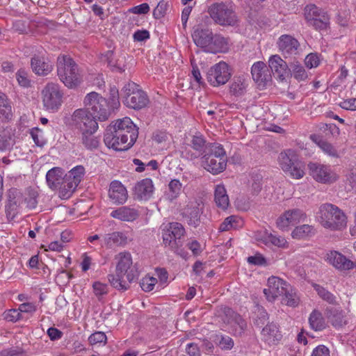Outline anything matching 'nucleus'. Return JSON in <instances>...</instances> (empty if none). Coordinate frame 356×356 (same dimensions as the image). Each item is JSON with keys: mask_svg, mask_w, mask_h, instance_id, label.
<instances>
[{"mask_svg": "<svg viewBox=\"0 0 356 356\" xmlns=\"http://www.w3.org/2000/svg\"><path fill=\"white\" fill-rule=\"evenodd\" d=\"M227 314L231 316L227 323L230 325L232 332L234 335H241L246 329V322L240 315L235 314L230 309L227 310Z\"/></svg>", "mask_w": 356, "mask_h": 356, "instance_id": "473e14b6", "label": "nucleus"}, {"mask_svg": "<svg viewBox=\"0 0 356 356\" xmlns=\"http://www.w3.org/2000/svg\"><path fill=\"white\" fill-rule=\"evenodd\" d=\"M107 337L103 332H95L88 337L90 344L94 346L97 344L104 346L106 343Z\"/></svg>", "mask_w": 356, "mask_h": 356, "instance_id": "6e6d98bb", "label": "nucleus"}, {"mask_svg": "<svg viewBox=\"0 0 356 356\" xmlns=\"http://www.w3.org/2000/svg\"><path fill=\"white\" fill-rule=\"evenodd\" d=\"M289 70L291 76L298 81H305L308 78V74L304 66L298 61L290 63Z\"/></svg>", "mask_w": 356, "mask_h": 356, "instance_id": "37998d69", "label": "nucleus"}, {"mask_svg": "<svg viewBox=\"0 0 356 356\" xmlns=\"http://www.w3.org/2000/svg\"><path fill=\"white\" fill-rule=\"evenodd\" d=\"M212 42L208 53H225L229 50V42L228 38L220 35L214 34Z\"/></svg>", "mask_w": 356, "mask_h": 356, "instance_id": "72a5a7b5", "label": "nucleus"}, {"mask_svg": "<svg viewBox=\"0 0 356 356\" xmlns=\"http://www.w3.org/2000/svg\"><path fill=\"white\" fill-rule=\"evenodd\" d=\"M289 284L284 280L271 276L268 279L267 288L264 289V293L269 302H273L284 293L287 289H289Z\"/></svg>", "mask_w": 356, "mask_h": 356, "instance_id": "2eb2a0df", "label": "nucleus"}, {"mask_svg": "<svg viewBox=\"0 0 356 356\" xmlns=\"http://www.w3.org/2000/svg\"><path fill=\"white\" fill-rule=\"evenodd\" d=\"M191 145L196 151L195 158H197L206 152V140L202 136H194L191 141Z\"/></svg>", "mask_w": 356, "mask_h": 356, "instance_id": "a18cd8bd", "label": "nucleus"}, {"mask_svg": "<svg viewBox=\"0 0 356 356\" xmlns=\"http://www.w3.org/2000/svg\"><path fill=\"white\" fill-rule=\"evenodd\" d=\"M4 319L10 322H16L22 318V314L19 309H13L8 310L3 313Z\"/></svg>", "mask_w": 356, "mask_h": 356, "instance_id": "052dcab7", "label": "nucleus"}, {"mask_svg": "<svg viewBox=\"0 0 356 356\" xmlns=\"http://www.w3.org/2000/svg\"><path fill=\"white\" fill-rule=\"evenodd\" d=\"M110 215L121 221L133 222L139 217V211L135 208L124 206L112 211Z\"/></svg>", "mask_w": 356, "mask_h": 356, "instance_id": "cd10ccee", "label": "nucleus"}, {"mask_svg": "<svg viewBox=\"0 0 356 356\" xmlns=\"http://www.w3.org/2000/svg\"><path fill=\"white\" fill-rule=\"evenodd\" d=\"M110 125H113V127L116 128V131L119 134L118 135L121 136L122 140L128 143L129 147L133 146L138 138V131L129 118L126 117L122 119H118Z\"/></svg>", "mask_w": 356, "mask_h": 356, "instance_id": "9b49d317", "label": "nucleus"}, {"mask_svg": "<svg viewBox=\"0 0 356 356\" xmlns=\"http://www.w3.org/2000/svg\"><path fill=\"white\" fill-rule=\"evenodd\" d=\"M16 79L18 83L23 87H29L30 86V80L28 76V73L24 70H19L16 73Z\"/></svg>", "mask_w": 356, "mask_h": 356, "instance_id": "0e129e2a", "label": "nucleus"}, {"mask_svg": "<svg viewBox=\"0 0 356 356\" xmlns=\"http://www.w3.org/2000/svg\"><path fill=\"white\" fill-rule=\"evenodd\" d=\"M65 174L64 170L59 167H54L49 170L46 175V180L48 186L53 190L59 189L61 197V190L64 185Z\"/></svg>", "mask_w": 356, "mask_h": 356, "instance_id": "b1692460", "label": "nucleus"}, {"mask_svg": "<svg viewBox=\"0 0 356 356\" xmlns=\"http://www.w3.org/2000/svg\"><path fill=\"white\" fill-rule=\"evenodd\" d=\"M0 118L5 120H10L13 118L11 102L3 92H0Z\"/></svg>", "mask_w": 356, "mask_h": 356, "instance_id": "4c0bfd02", "label": "nucleus"}, {"mask_svg": "<svg viewBox=\"0 0 356 356\" xmlns=\"http://www.w3.org/2000/svg\"><path fill=\"white\" fill-rule=\"evenodd\" d=\"M33 71L38 75L44 76L52 70L51 64L44 57L35 56L31 62Z\"/></svg>", "mask_w": 356, "mask_h": 356, "instance_id": "2f4dec72", "label": "nucleus"}, {"mask_svg": "<svg viewBox=\"0 0 356 356\" xmlns=\"http://www.w3.org/2000/svg\"><path fill=\"white\" fill-rule=\"evenodd\" d=\"M323 258L326 262L339 270H348L356 266L353 261L336 250L327 252Z\"/></svg>", "mask_w": 356, "mask_h": 356, "instance_id": "a211bd4d", "label": "nucleus"}, {"mask_svg": "<svg viewBox=\"0 0 356 356\" xmlns=\"http://www.w3.org/2000/svg\"><path fill=\"white\" fill-rule=\"evenodd\" d=\"M330 22V17L327 14L321 15L318 18H314L313 20L308 22L309 24L313 26L316 30L326 29Z\"/></svg>", "mask_w": 356, "mask_h": 356, "instance_id": "8fccbe9b", "label": "nucleus"}, {"mask_svg": "<svg viewBox=\"0 0 356 356\" xmlns=\"http://www.w3.org/2000/svg\"><path fill=\"white\" fill-rule=\"evenodd\" d=\"M311 356H330V350L324 345H319L313 350Z\"/></svg>", "mask_w": 356, "mask_h": 356, "instance_id": "774afa93", "label": "nucleus"}, {"mask_svg": "<svg viewBox=\"0 0 356 356\" xmlns=\"http://www.w3.org/2000/svg\"><path fill=\"white\" fill-rule=\"evenodd\" d=\"M170 197L171 200L178 197L181 191L182 184L178 179H172L168 184Z\"/></svg>", "mask_w": 356, "mask_h": 356, "instance_id": "4d7b16f0", "label": "nucleus"}, {"mask_svg": "<svg viewBox=\"0 0 356 356\" xmlns=\"http://www.w3.org/2000/svg\"><path fill=\"white\" fill-rule=\"evenodd\" d=\"M208 13L213 22L220 26H234L237 17L234 10L225 3H214L208 8Z\"/></svg>", "mask_w": 356, "mask_h": 356, "instance_id": "6e6552de", "label": "nucleus"}, {"mask_svg": "<svg viewBox=\"0 0 356 356\" xmlns=\"http://www.w3.org/2000/svg\"><path fill=\"white\" fill-rule=\"evenodd\" d=\"M108 60V65L111 67L113 71L123 72L125 71L126 65H125V58L124 57H121L116 60L114 63L113 62V52L108 51L106 55Z\"/></svg>", "mask_w": 356, "mask_h": 356, "instance_id": "de8ad7c7", "label": "nucleus"}, {"mask_svg": "<svg viewBox=\"0 0 356 356\" xmlns=\"http://www.w3.org/2000/svg\"><path fill=\"white\" fill-rule=\"evenodd\" d=\"M305 64L309 69L318 67L320 64V59L317 54L311 53L308 54L305 57Z\"/></svg>", "mask_w": 356, "mask_h": 356, "instance_id": "e2e57ef3", "label": "nucleus"}, {"mask_svg": "<svg viewBox=\"0 0 356 356\" xmlns=\"http://www.w3.org/2000/svg\"><path fill=\"white\" fill-rule=\"evenodd\" d=\"M261 339L268 345H275L278 343L282 335L276 324L271 323L267 324L261 330Z\"/></svg>", "mask_w": 356, "mask_h": 356, "instance_id": "bb28decb", "label": "nucleus"}, {"mask_svg": "<svg viewBox=\"0 0 356 356\" xmlns=\"http://www.w3.org/2000/svg\"><path fill=\"white\" fill-rule=\"evenodd\" d=\"M253 80L260 88H264L271 81V75L264 62L258 61L251 68Z\"/></svg>", "mask_w": 356, "mask_h": 356, "instance_id": "4be33fe9", "label": "nucleus"}, {"mask_svg": "<svg viewBox=\"0 0 356 356\" xmlns=\"http://www.w3.org/2000/svg\"><path fill=\"white\" fill-rule=\"evenodd\" d=\"M163 242L165 246H168L172 250H175L179 246L181 245V244H179L177 243V242H176L173 237V235L170 233V232H169L168 229L163 230Z\"/></svg>", "mask_w": 356, "mask_h": 356, "instance_id": "5fc2aeb1", "label": "nucleus"}, {"mask_svg": "<svg viewBox=\"0 0 356 356\" xmlns=\"http://www.w3.org/2000/svg\"><path fill=\"white\" fill-rule=\"evenodd\" d=\"M96 131L92 130L80 133L81 143L87 149L93 150L98 148L99 139L94 135Z\"/></svg>", "mask_w": 356, "mask_h": 356, "instance_id": "f704fd0d", "label": "nucleus"}, {"mask_svg": "<svg viewBox=\"0 0 356 356\" xmlns=\"http://www.w3.org/2000/svg\"><path fill=\"white\" fill-rule=\"evenodd\" d=\"M85 174V168L82 165L73 168L65 174L64 185L61 190V198H69L82 180Z\"/></svg>", "mask_w": 356, "mask_h": 356, "instance_id": "f8f14e48", "label": "nucleus"}, {"mask_svg": "<svg viewBox=\"0 0 356 356\" xmlns=\"http://www.w3.org/2000/svg\"><path fill=\"white\" fill-rule=\"evenodd\" d=\"M208 150L202 158L203 168L213 175L223 172L227 166V156L222 145L219 143L210 144Z\"/></svg>", "mask_w": 356, "mask_h": 356, "instance_id": "20e7f679", "label": "nucleus"}, {"mask_svg": "<svg viewBox=\"0 0 356 356\" xmlns=\"http://www.w3.org/2000/svg\"><path fill=\"white\" fill-rule=\"evenodd\" d=\"M277 46L280 51L285 57L295 56L299 54L300 43L290 35H282L279 38Z\"/></svg>", "mask_w": 356, "mask_h": 356, "instance_id": "6ab92c4d", "label": "nucleus"}, {"mask_svg": "<svg viewBox=\"0 0 356 356\" xmlns=\"http://www.w3.org/2000/svg\"><path fill=\"white\" fill-rule=\"evenodd\" d=\"M57 74L60 80L69 88L77 87L82 81L78 65L66 55L57 58Z\"/></svg>", "mask_w": 356, "mask_h": 356, "instance_id": "7ed1b4c3", "label": "nucleus"}, {"mask_svg": "<svg viewBox=\"0 0 356 356\" xmlns=\"http://www.w3.org/2000/svg\"><path fill=\"white\" fill-rule=\"evenodd\" d=\"M213 35L211 29L200 26L195 29L192 33L194 43L207 53L209 52Z\"/></svg>", "mask_w": 356, "mask_h": 356, "instance_id": "412c9836", "label": "nucleus"}, {"mask_svg": "<svg viewBox=\"0 0 356 356\" xmlns=\"http://www.w3.org/2000/svg\"><path fill=\"white\" fill-rule=\"evenodd\" d=\"M309 323L312 330L315 331H321L325 328V322L324 318L318 310H314L309 315Z\"/></svg>", "mask_w": 356, "mask_h": 356, "instance_id": "79ce46f5", "label": "nucleus"}, {"mask_svg": "<svg viewBox=\"0 0 356 356\" xmlns=\"http://www.w3.org/2000/svg\"><path fill=\"white\" fill-rule=\"evenodd\" d=\"M31 135L35 143L40 147H42L45 144L42 130L35 128L31 130Z\"/></svg>", "mask_w": 356, "mask_h": 356, "instance_id": "69168bd1", "label": "nucleus"}, {"mask_svg": "<svg viewBox=\"0 0 356 356\" xmlns=\"http://www.w3.org/2000/svg\"><path fill=\"white\" fill-rule=\"evenodd\" d=\"M169 232L173 235V237L177 243L181 244L180 239L185 233L183 225L179 222L170 223L168 228Z\"/></svg>", "mask_w": 356, "mask_h": 356, "instance_id": "603ef678", "label": "nucleus"}, {"mask_svg": "<svg viewBox=\"0 0 356 356\" xmlns=\"http://www.w3.org/2000/svg\"><path fill=\"white\" fill-rule=\"evenodd\" d=\"M117 261L115 275H108L110 284L116 289L126 291L130 283L136 280L139 271L136 265H133L131 254L129 252H121L115 257Z\"/></svg>", "mask_w": 356, "mask_h": 356, "instance_id": "f257e3e1", "label": "nucleus"}, {"mask_svg": "<svg viewBox=\"0 0 356 356\" xmlns=\"http://www.w3.org/2000/svg\"><path fill=\"white\" fill-rule=\"evenodd\" d=\"M42 98L44 108L54 111L61 106L63 92L58 84L49 83L42 90Z\"/></svg>", "mask_w": 356, "mask_h": 356, "instance_id": "9d476101", "label": "nucleus"}, {"mask_svg": "<svg viewBox=\"0 0 356 356\" xmlns=\"http://www.w3.org/2000/svg\"><path fill=\"white\" fill-rule=\"evenodd\" d=\"M97 119L95 118L85 108L76 109L72 115V125L79 133L97 131L98 123Z\"/></svg>", "mask_w": 356, "mask_h": 356, "instance_id": "1a4fd4ad", "label": "nucleus"}, {"mask_svg": "<svg viewBox=\"0 0 356 356\" xmlns=\"http://www.w3.org/2000/svg\"><path fill=\"white\" fill-rule=\"evenodd\" d=\"M306 214L299 209L285 211L276 220L277 227L282 231H288L291 226L305 221Z\"/></svg>", "mask_w": 356, "mask_h": 356, "instance_id": "4468645a", "label": "nucleus"}, {"mask_svg": "<svg viewBox=\"0 0 356 356\" xmlns=\"http://www.w3.org/2000/svg\"><path fill=\"white\" fill-rule=\"evenodd\" d=\"M231 75L228 65L224 61H220L208 70L207 79L211 86L216 87L225 84Z\"/></svg>", "mask_w": 356, "mask_h": 356, "instance_id": "ddd939ff", "label": "nucleus"}, {"mask_svg": "<svg viewBox=\"0 0 356 356\" xmlns=\"http://www.w3.org/2000/svg\"><path fill=\"white\" fill-rule=\"evenodd\" d=\"M278 162L281 169L290 177L300 179L304 177L305 165L293 150L287 149L281 152Z\"/></svg>", "mask_w": 356, "mask_h": 356, "instance_id": "423d86ee", "label": "nucleus"}, {"mask_svg": "<svg viewBox=\"0 0 356 356\" xmlns=\"http://www.w3.org/2000/svg\"><path fill=\"white\" fill-rule=\"evenodd\" d=\"M263 241L266 245H274L280 248H286L288 242L284 237L265 232L263 235Z\"/></svg>", "mask_w": 356, "mask_h": 356, "instance_id": "ea45409f", "label": "nucleus"}, {"mask_svg": "<svg viewBox=\"0 0 356 356\" xmlns=\"http://www.w3.org/2000/svg\"><path fill=\"white\" fill-rule=\"evenodd\" d=\"M203 209L204 204L200 199L193 198L188 202L184 209L183 215L187 219L189 225L194 227L199 225Z\"/></svg>", "mask_w": 356, "mask_h": 356, "instance_id": "dca6fc26", "label": "nucleus"}, {"mask_svg": "<svg viewBox=\"0 0 356 356\" xmlns=\"http://www.w3.org/2000/svg\"><path fill=\"white\" fill-rule=\"evenodd\" d=\"M243 225L242 220L236 216H230L226 218L220 224L219 230L226 232L232 229H237Z\"/></svg>", "mask_w": 356, "mask_h": 356, "instance_id": "c03bdc74", "label": "nucleus"}, {"mask_svg": "<svg viewBox=\"0 0 356 356\" xmlns=\"http://www.w3.org/2000/svg\"><path fill=\"white\" fill-rule=\"evenodd\" d=\"M315 234L314 228L309 225L297 226L291 232V236L295 239H305L312 236Z\"/></svg>", "mask_w": 356, "mask_h": 356, "instance_id": "a19ab883", "label": "nucleus"}, {"mask_svg": "<svg viewBox=\"0 0 356 356\" xmlns=\"http://www.w3.org/2000/svg\"><path fill=\"white\" fill-rule=\"evenodd\" d=\"M339 105L341 108L346 110L356 111V98L344 99Z\"/></svg>", "mask_w": 356, "mask_h": 356, "instance_id": "338daca9", "label": "nucleus"}, {"mask_svg": "<svg viewBox=\"0 0 356 356\" xmlns=\"http://www.w3.org/2000/svg\"><path fill=\"white\" fill-rule=\"evenodd\" d=\"M157 280L156 278L150 276H145L140 280V285L144 291L149 292L154 289Z\"/></svg>", "mask_w": 356, "mask_h": 356, "instance_id": "13d9d810", "label": "nucleus"}, {"mask_svg": "<svg viewBox=\"0 0 356 356\" xmlns=\"http://www.w3.org/2000/svg\"><path fill=\"white\" fill-rule=\"evenodd\" d=\"M310 175L317 181L328 184L332 183L337 179V176L327 166L316 163H310L308 165Z\"/></svg>", "mask_w": 356, "mask_h": 356, "instance_id": "f3484780", "label": "nucleus"}, {"mask_svg": "<svg viewBox=\"0 0 356 356\" xmlns=\"http://www.w3.org/2000/svg\"><path fill=\"white\" fill-rule=\"evenodd\" d=\"M268 65L274 74H276L282 80L285 79L289 67L279 55L271 56L268 60Z\"/></svg>", "mask_w": 356, "mask_h": 356, "instance_id": "393cba45", "label": "nucleus"}, {"mask_svg": "<svg viewBox=\"0 0 356 356\" xmlns=\"http://www.w3.org/2000/svg\"><path fill=\"white\" fill-rule=\"evenodd\" d=\"M318 213L319 222L325 229L341 231L347 227L348 218L346 213L334 204H321Z\"/></svg>", "mask_w": 356, "mask_h": 356, "instance_id": "f03ea898", "label": "nucleus"}, {"mask_svg": "<svg viewBox=\"0 0 356 356\" xmlns=\"http://www.w3.org/2000/svg\"><path fill=\"white\" fill-rule=\"evenodd\" d=\"M118 134L116 128L113 127V125H109L104 134V141L105 145L108 148H112L116 151H124L129 149L128 143L122 140L121 136Z\"/></svg>", "mask_w": 356, "mask_h": 356, "instance_id": "aec40b11", "label": "nucleus"}, {"mask_svg": "<svg viewBox=\"0 0 356 356\" xmlns=\"http://www.w3.org/2000/svg\"><path fill=\"white\" fill-rule=\"evenodd\" d=\"M282 296H283L282 300L283 304L293 307L298 306L299 298L291 285H289V289H287L286 293H284Z\"/></svg>", "mask_w": 356, "mask_h": 356, "instance_id": "49530a36", "label": "nucleus"}, {"mask_svg": "<svg viewBox=\"0 0 356 356\" xmlns=\"http://www.w3.org/2000/svg\"><path fill=\"white\" fill-rule=\"evenodd\" d=\"M248 82L245 78L236 76L230 84L229 91L235 96H241L245 94Z\"/></svg>", "mask_w": 356, "mask_h": 356, "instance_id": "58836bf2", "label": "nucleus"}, {"mask_svg": "<svg viewBox=\"0 0 356 356\" xmlns=\"http://www.w3.org/2000/svg\"><path fill=\"white\" fill-rule=\"evenodd\" d=\"M7 199L8 204L6 206V212L8 217L12 216V218H13L15 216V211L17 209L22 201V193L18 189L12 188L8 191Z\"/></svg>", "mask_w": 356, "mask_h": 356, "instance_id": "7c9ffc66", "label": "nucleus"}, {"mask_svg": "<svg viewBox=\"0 0 356 356\" xmlns=\"http://www.w3.org/2000/svg\"><path fill=\"white\" fill-rule=\"evenodd\" d=\"M83 104L85 109L100 122L107 120L113 112L107 99L96 92L88 93Z\"/></svg>", "mask_w": 356, "mask_h": 356, "instance_id": "39448f33", "label": "nucleus"}, {"mask_svg": "<svg viewBox=\"0 0 356 356\" xmlns=\"http://www.w3.org/2000/svg\"><path fill=\"white\" fill-rule=\"evenodd\" d=\"M313 286L315 291L317 292L318 295L323 300H324L325 301L327 302L330 304H334L336 302L335 296L330 291L326 290L324 287L317 284H313Z\"/></svg>", "mask_w": 356, "mask_h": 356, "instance_id": "3c124183", "label": "nucleus"}, {"mask_svg": "<svg viewBox=\"0 0 356 356\" xmlns=\"http://www.w3.org/2000/svg\"><path fill=\"white\" fill-rule=\"evenodd\" d=\"M325 316L327 321L335 328L343 327L348 323V318L346 313L342 310L330 308L325 311Z\"/></svg>", "mask_w": 356, "mask_h": 356, "instance_id": "c756f323", "label": "nucleus"}, {"mask_svg": "<svg viewBox=\"0 0 356 356\" xmlns=\"http://www.w3.org/2000/svg\"><path fill=\"white\" fill-rule=\"evenodd\" d=\"M108 195L115 204H123L127 200V191L118 181H113L110 184Z\"/></svg>", "mask_w": 356, "mask_h": 356, "instance_id": "a878e982", "label": "nucleus"}, {"mask_svg": "<svg viewBox=\"0 0 356 356\" xmlns=\"http://www.w3.org/2000/svg\"><path fill=\"white\" fill-rule=\"evenodd\" d=\"M324 14H326V13L314 4L308 5L305 8V15L307 22L312 21L314 18H318Z\"/></svg>", "mask_w": 356, "mask_h": 356, "instance_id": "09e8293b", "label": "nucleus"}, {"mask_svg": "<svg viewBox=\"0 0 356 356\" xmlns=\"http://www.w3.org/2000/svg\"><path fill=\"white\" fill-rule=\"evenodd\" d=\"M93 293L99 300L108 293V287L106 284L97 281L92 284Z\"/></svg>", "mask_w": 356, "mask_h": 356, "instance_id": "864d4df0", "label": "nucleus"}, {"mask_svg": "<svg viewBox=\"0 0 356 356\" xmlns=\"http://www.w3.org/2000/svg\"><path fill=\"white\" fill-rule=\"evenodd\" d=\"M154 192L152 180L149 178L138 181L134 187V194L138 199L147 200L149 199Z\"/></svg>", "mask_w": 356, "mask_h": 356, "instance_id": "c85d7f7f", "label": "nucleus"}, {"mask_svg": "<svg viewBox=\"0 0 356 356\" xmlns=\"http://www.w3.org/2000/svg\"><path fill=\"white\" fill-rule=\"evenodd\" d=\"M311 140L314 142L326 154L330 156L337 158L339 157L338 151L337 149L330 143L322 140L320 137L316 134L310 136Z\"/></svg>", "mask_w": 356, "mask_h": 356, "instance_id": "e433bc0d", "label": "nucleus"}, {"mask_svg": "<svg viewBox=\"0 0 356 356\" xmlns=\"http://www.w3.org/2000/svg\"><path fill=\"white\" fill-rule=\"evenodd\" d=\"M12 145V139L9 134L3 130L0 133V151L9 149Z\"/></svg>", "mask_w": 356, "mask_h": 356, "instance_id": "680f3d73", "label": "nucleus"}, {"mask_svg": "<svg viewBox=\"0 0 356 356\" xmlns=\"http://www.w3.org/2000/svg\"><path fill=\"white\" fill-rule=\"evenodd\" d=\"M128 243V238L124 232H113L102 235L100 240L102 248L111 249L114 247L124 246Z\"/></svg>", "mask_w": 356, "mask_h": 356, "instance_id": "5701e85b", "label": "nucleus"}, {"mask_svg": "<svg viewBox=\"0 0 356 356\" xmlns=\"http://www.w3.org/2000/svg\"><path fill=\"white\" fill-rule=\"evenodd\" d=\"M214 200L216 205L223 210L226 209L229 206V200L224 185L218 184L216 186L214 191Z\"/></svg>", "mask_w": 356, "mask_h": 356, "instance_id": "c9c22d12", "label": "nucleus"}, {"mask_svg": "<svg viewBox=\"0 0 356 356\" xmlns=\"http://www.w3.org/2000/svg\"><path fill=\"white\" fill-rule=\"evenodd\" d=\"M109 103L111 108L115 111L120 106L119 92L116 87H111L110 89Z\"/></svg>", "mask_w": 356, "mask_h": 356, "instance_id": "bf43d9fd", "label": "nucleus"}, {"mask_svg": "<svg viewBox=\"0 0 356 356\" xmlns=\"http://www.w3.org/2000/svg\"><path fill=\"white\" fill-rule=\"evenodd\" d=\"M121 95L123 104L135 110H140L145 107L149 102L145 92L134 82L126 83L121 90Z\"/></svg>", "mask_w": 356, "mask_h": 356, "instance_id": "0eeeda50", "label": "nucleus"}]
</instances>
